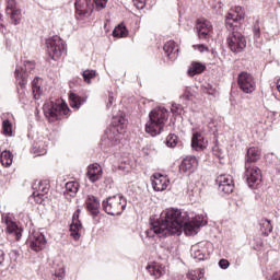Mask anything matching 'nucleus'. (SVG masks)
<instances>
[{"mask_svg":"<svg viewBox=\"0 0 280 280\" xmlns=\"http://www.w3.org/2000/svg\"><path fill=\"white\" fill-rule=\"evenodd\" d=\"M201 277L202 272H200V270H194L187 275V279L189 280H200Z\"/></svg>","mask_w":280,"mask_h":280,"instance_id":"42","label":"nucleus"},{"mask_svg":"<svg viewBox=\"0 0 280 280\" xmlns=\"http://www.w3.org/2000/svg\"><path fill=\"white\" fill-rule=\"evenodd\" d=\"M226 43L233 54H242L246 49V37L235 30L228 35Z\"/></svg>","mask_w":280,"mask_h":280,"instance_id":"7","label":"nucleus"},{"mask_svg":"<svg viewBox=\"0 0 280 280\" xmlns=\"http://www.w3.org/2000/svg\"><path fill=\"white\" fill-rule=\"evenodd\" d=\"M261 37V28L259 27V22H256L254 24V38H260Z\"/></svg>","mask_w":280,"mask_h":280,"instance_id":"44","label":"nucleus"},{"mask_svg":"<svg viewBox=\"0 0 280 280\" xmlns=\"http://www.w3.org/2000/svg\"><path fill=\"white\" fill-rule=\"evenodd\" d=\"M84 102H86V98L81 97L80 95L70 92L69 94V104L71 106V108H74V110H78V108H80V106L82 104H84Z\"/></svg>","mask_w":280,"mask_h":280,"instance_id":"28","label":"nucleus"},{"mask_svg":"<svg viewBox=\"0 0 280 280\" xmlns=\"http://www.w3.org/2000/svg\"><path fill=\"white\" fill-rule=\"evenodd\" d=\"M237 84L243 93H253L256 89L255 78L245 71L238 74Z\"/></svg>","mask_w":280,"mask_h":280,"instance_id":"14","label":"nucleus"},{"mask_svg":"<svg viewBox=\"0 0 280 280\" xmlns=\"http://www.w3.org/2000/svg\"><path fill=\"white\" fill-rule=\"evenodd\" d=\"M171 110L172 113H178V110H183V106L173 104Z\"/></svg>","mask_w":280,"mask_h":280,"instance_id":"48","label":"nucleus"},{"mask_svg":"<svg viewBox=\"0 0 280 280\" xmlns=\"http://www.w3.org/2000/svg\"><path fill=\"white\" fill-rule=\"evenodd\" d=\"M182 100H186V102H194V93H191L190 88H185L183 95L180 96Z\"/></svg>","mask_w":280,"mask_h":280,"instance_id":"40","label":"nucleus"},{"mask_svg":"<svg viewBox=\"0 0 280 280\" xmlns=\"http://www.w3.org/2000/svg\"><path fill=\"white\" fill-rule=\"evenodd\" d=\"M260 231L266 237L272 233V223H270V220L265 219L260 221Z\"/></svg>","mask_w":280,"mask_h":280,"instance_id":"35","label":"nucleus"},{"mask_svg":"<svg viewBox=\"0 0 280 280\" xmlns=\"http://www.w3.org/2000/svg\"><path fill=\"white\" fill-rule=\"evenodd\" d=\"M40 80L38 78H35L32 81V91H33V97L34 100H40V95L43 91L40 90Z\"/></svg>","mask_w":280,"mask_h":280,"instance_id":"33","label":"nucleus"},{"mask_svg":"<svg viewBox=\"0 0 280 280\" xmlns=\"http://www.w3.org/2000/svg\"><path fill=\"white\" fill-rule=\"evenodd\" d=\"M163 49L170 60H176V58H178V48H176V43L174 40L164 44Z\"/></svg>","mask_w":280,"mask_h":280,"instance_id":"25","label":"nucleus"},{"mask_svg":"<svg viewBox=\"0 0 280 280\" xmlns=\"http://www.w3.org/2000/svg\"><path fill=\"white\" fill-rule=\"evenodd\" d=\"M2 222H4V224L8 226L13 221H12V218L5 215V217H2Z\"/></svg>","mask_w":280,"mask_h":280,"instance_id":"49","label":"nucleus"},{"mask_svg":"<svg viewBox=\"0 0 280 280\" xmlns=\"http://www.w3.org/2000/svg\"><path fill=\"white\" fill-rule=\"evenodd\" d=\"M217 183L219 185V191H223V194H233L235 184H233V177L231 175L218 176Z\"/></svg>","mask_w":280,"mask_h":280,"instance_id":"18","label":"nucleus"},{"mask_svg":"<svg viewBox=\"0 0 280 280\" xmlns=\"http://www.w3.org/2000/svg\"><path fill=\"white\" fill-rule=\"evenodd\" d=\"M271 280H280V273L279 272L273 273Z\"/></svg>","mask_w":280,"mask_h":280,"instance_id":"51","label":"nucleus"},{"mask_svg":"<svg viewBox=\"0 0 280 280\" xmlns=\"http://www.w3.org/2000/svg\"><path fill=\"white\" fill-rule=\"evenodd\" d=\"M7 232L10 235H12V234L15 235L16 242H19V240H21V237H23V230L21 228H19V225H16V222H14V221L7 225Z\"/></svg>","mask_w":280,"mask_h":280,"instance_id":"31","label":"nucleus"},{"mask_svg":"<svg viewBox=\"0 0 280 280\" xmlns=\"http://www.w3.org/2000/svg\"><path fill=\"white\" fill-rule=\"evenodd\" d=\"M88 178L91 183H97L102 178V166L97 163L89 166Z\"/></svg>","mask_w":280,"mask_h":280,"instance_id":"24","label":"nucleus"},{"mask_svg":"<svg viewBox=\"0 0 280 280\" xmlns=\"http://www.w3.org/2000/svg\"><path fill=\"white\" fill-rule=\"evenodd\" d=\"M190 255L191 257H194V259H197L198 261H205V259L209 257V254H207V250L200 249L198 245L191 246Z\"/></svg>","mask_w":280,"mask_h":280,"instance_id":"27","label":"nucleus"},{"mask_svg":"<svg viewBox=\"0 0 280 280\" xmlns=\"http://www.w3.org/2000/svg\"><path fill=\"white\" fill-rule=\"evenodd\" d=\"M31 152L37 156H45L47 154V141L44 138L34 140Z\"/></svg>","mask_w":280,"mask_h":280,"instance_id":"21","label":"nucleus"},{"mask_svg":"<svg viewBox=\"0 0 280 280\" xmlns=\"http://www.w3.org/2000/svg\"><path fill=\"white\" fill-rule=\"evenodd\" d=\"M11 255H14V257H19V250L16 249L11 250Z\"/></svg>","mask_w":280,"mask_h":280,"instance_id":"52","label":"nucleus"},{"mask_svg":"<svg viewBox=\"0 0 280 280\" xmlns=\"http://www.w3.org/2000/svg\"><path fill=\"white\" fill-rule=\"evenodd\" d=\"M33 198L36 205H43L49 194V183L35 180L32 185Z\"/></svg>","mask_w":280,"mask_h":280,"instance_id":"11","label":"nucleus"},{"mask_svg":"<svg viewBox=\"0 0 280 280\" xmlns=\"http://www.w3.org/2000/svg\"><path fill=\"white\" fill-rule=\"evenodd\" d=\"M65 279V265H59L55 269L54 280H63Z\"/></svg>","mask_w":280,"mask_h":280,"instance_id":"38","label":"nucleus"},{"mask_svg":"<svg viewBox=\"0 0 280 280\" xmlns=\"http://www.w3.org/2000/svg\"><path fill=\"white\" fill-rule=\"evenodd\" d=\"M26 244L34 253H40V250H45L47 246V238H45V234L42 232L33 230L30 232Z\"/></svg>","mask_w":280,"mask_h":280,"instance_id":"9","label":"nucleus"},{"mask_svg":"<svg viewBox=\"0 0 280 280\" xmlns=\"http://www.w3.org/2000/svg\"><path fill=\"white\" fill-rule=\"evenodd\" d=\"M147 270L151 277H154L155 279H161V277L165 275V268L159 265H149L147 266Z\"/></svg>","mask_w":280,"mask_h":280,"instance_id":"30","label":"nucleus"},{"mask_svg":"<svg viewBox=\"0 0 280 280\" xmlns=\"http://www.w3.org/2000/svg\"><path fill=\"white\" fill-rule=\"evenodd\" d=\"M3 261H5V253L0 249V266H3Z\"/></svg>","mask_w":280,"mask_h":280,"instance_id":"50","label":"nucleus"},{"mask_svg":"<svg viewBox=\"0 0 280 280\" xmlns=\"http://www.w3.org/2000/svg\"><path fill=\"white\" fill-rule=\"evenodd\" d=\"M47 54L52 60H58L65 54V40L59 36L46 39Z\"/></svg>","mask_w":280,"mask_h":280,"instance_id":"8","label":"nucleus"},{"mask_svg":"<svg viewBox=\"0 0 280 280\" xmlns=\"http://www.w3.org/2000/svg\"><path fill=\"white\" fill-rule=\"evenodd\" d=\"M245 180L252 189L261 183V170L255 165H245Z\"/></svg>","mask_w":280,"mask_h":280,"instance_id":"13","label":"nucleus"},{"mask_svg":"<svg viewBox=\"0 0 280 280\" xmlns=\"http://www.w3.org/2000/svg\"><path fill=\"white\" fill-rule=\"evenodd\" d=\"M198 47H199L200 51H205V49H207V47L205 45H202V44L199 45Z\"/></svg>","mask_w":280,"mask_h":280,"instance_id":"54","label":"nucleus"},{"mask_svg":"<svg viewBox=\"0 0 280 280\" xmlns=\"http://www.w3.org/2000/svg\"><path fill=\"white\" fill-rule=\"evenodd\" d=\"M242 19H244L242 7L231 9L225 18V27H228V30H235V27L242 23Z\"/></svg>","mask_w":280,"mask_h":280,"instance_id":"15","label":"nucleus"},{"mask_svg":"<svg viewBox=\"0 0 280 280\" xmlns=\"http://www.w3.org/2000/svg\"><path fill=\"white\" fill-rule=\"evenodd\" d=\"M114 103H115V96H113V93H109L106 108L107 109L110 108V106H113Z\"/></svg>","mask_w":280,"mask_h":280,"instance_id":"47","label":"nucleus"},{"mask_svg":"<svg viewBox=\"0 0 280 280\" xmlns=\"http://www.w3.org/2000/svg\"><path fill=\"white\" fill-rule=\"evenodd\" d=\"M127 205L126 198L121 195L107 197L106 200L102 202L103 211H105L107 215H121Z\"/></svg>","mask_w":280,"mask_h":280,"instance_id":"4","label":"nucleus"},{"mask_svg":"<svg viewBox=\"0 0 280 280\" xmlns=\"http://www.w3.org/2000/svg\"><path fill=\"white\" fill-rule=\"evenodd\" d=\"M261 159V151L257 147H252L247 149L245 165H253Z\"/></svg>","mask_w":280,"mask_h":280,"instance_id":"23","label":"nucleus"},{"mask_svg":"<svg viewBox=\"0 0 280 280\" xmlns=\"http://www.w3.org/2000/svg\"><path fill=\"white\" fill-rule=\"evenodd\" d=\"M114 38H126L128 36V28L124 24H119L113 31Z\"/></svg>","mask_w":280,"mask_h":280,"instance_id":"32","label":"nucleus"},{"mask_svg":"<svg viewBox=\"0 0 280 280\" xmlns=\"http://www.w3.org/2000/svg\"><path fill=\"white\" fill-rule=\"evenodd\" d=\"M168 117L170 112L165 107H155L149 113V121L145 124V132L151 135V137L161 135Z\"/></svg>","mask_w":280,"mask_h":280,"instance_id":"2","label":"nucleus"},{"mask_svg":"<svg viewBox=\"0 0 280 280\" xmlns=\"http://www.w3.org/2000/svg\"><path fill=\"white\" fill-rule=\"evenodd\" d=\"M152 187L154 191H165L167 187H170V178L167 176L159 174L154 175V179L152 180Z\"/></svg>","mask_w":280,"mask_h":280,"instance_id":"20","label":"nucleus"},{"mask_svg":"<svg viewBox=\"0 0 280 280\" xmlns=\"http://www.w3.org/2000/svg\"><path fill=\"white\" fill-rule=\"evenodd\" d=\"M112 124L113 126L105 131V136L107 141H109V145H117L121 141V136L124 130H126L128 120L124 116H116L113 118Z\"/></svg>","mask_w":280,"mask_h":280,"instance_id":"3","label":"nucleus"},{"mask_svg":"<svg viewBox=\"0 0 280 280\" xmlns=\"http://www.w3.org/2000/svg\"><path fill=\"white\" fill-rule=\"evenodd\" d=\"M209 95H213V90L208 92Z\"/></svg>","mask_w":280,"mask_h":280,"instance_id":"55","label":"nucleus"},{"mask_svg":"<svg viewBox=\"0 0 280 280\" xmlns=\"http://www.w3.org/2000/svg\"><path fill=\"white\" fill-rule=\"evenodd\" d=\"M215 156H218L219 159H222V150H219L218 153H215Z\"/></svg>","mask_w":280,"mask_h":280,"instance_id":"53","label":"nucleus"},{"mask_svg":"<svg viewBox=\"0 0 280 280\" xmlns=\"http://www.w3.org/2000/svg\"><path fill=\"white\" fill-rule=\"evenodd\" d=\"M2 132L5 137H12V122H10V120H3Z\"/></svg>","mask_w":280,"mask_h":280,"instance_id":"37","label":"nucleus"},{"mask_svg":"<svg viewBox=\"0 0 280 280\" xmlns=\"http://www.w3.org/2000/svg\"><path fill=\"white\" fill-rule=\"evenodd\" d=\"M196 30L199 38L201 40H207L209 38V34H211L213 26L211 25V22L207 20H198L196 24Z\"/></svg>","mask_w":280,"mask_h":280,"instance_id":"19","label":"nucleus"},{"mask_svg":"<svg viewBox=\"0 0 280 280\" xmlns=\"http://www.w3.org/2000/svg\"><path fill=\"white\" fill-rule=\"evenodd\" d=\"M198 170V159L194 155L186 156L179 164L180 174H186L189 176Z\"/></svg>","mask_w":280,"mask_h":280,"instance_id":"16","label":"nucleus"},{"mask_svg":"<svg viewBox=\"0 0 280 280\" xmlns=\"http://www.w3.org/2000/svg\"><path fill=\"white\" fill-rule=\"evenodd\" d=\"M191 147L194 150L199 152L205 149V138L200 132H195L191 138Z\"/></svg>","mask_w":280,"mask_h":280,"instance_id":"26","label":"nucleus"},{"mask_svg":"<svg viewBox=\"0 0 280 280\" xmlns=\"http://www.w3.org/2000/svg\"><path fill=\"white\" fill-rule=\"evenodd\" d=\"M69 106L67 104L49 102L44 106V115L48 118V121H58L60 115H69Z\"/></svg>","mask_w":280,"mask_h":280,"instance_id":"6","label":"nucleus"},{"mask_svg":"<svg viewBox=\"0 0 280 280\" xmlns=\"http://www.w3.org/2000/svg\"><path fill=\"white\" fill-rule=\"evenodd\" d=\"M36 68L34 61H24L23 66H16L14 75L21 89H25V84L32 80V71Z\"/></svg>","mask_w":280,"mask_h":280,"instance_id":"5","label":"nucleus"},{"mask_svg":"<svg viewBox=\"0 0 280 280\" xmlns=\"http://www.w3.org/2000/svg\"><path fill=\"white\" fill-rule=\"evenodd\" d=\"M66 189L71 191V194H78V189H80V184L78 182H68L66 184Z\"/></svg>","mask_w":280,"mask_h":280,"instance_id":"39","label":"nucleus"},{"mask_svg":"<svg viewBox=\"0 0 280 280\" xmlns=\"http://www.w3.org/2000/svg\"><path fill=\"white\" fill-rule=\"evenodd\" d=\"M75 16L79 21H84L93 14V0H75Z\"/></svg>","mask_w":280,"mask_h":280,"instance_id":"12","label":"nucleus"},{"mask_svg":"<svg viewBox=\"0 0 280 280\" xmlns=\"http://www.w3.org/2000/svg\"><path fill=\"white\" fill-rule=\"evenodd\" d=\"M14 159V155H12V152L10 151H3L0 154V162L2 163V165H4L5 167H10V165H12V161Z\"/></svg>","mask_w":280,"mask_h":280,"instance_id":"34","label":"nucleus"},{"mask_svg":"<svg viewBox=\"0 0 280 280\" xmlns=\"http://www.w3.org/2000/svg\"><path fill=\"white\" fill-rule=\"evenodd\" d=\"M167 148H176L178 145V136L170 133L166 138Z\"/></svg>","mask_w":280,"mask_h":280,"instance_id":"36","label":"nucleus"},{"mask_svg":"<svg viewBox=\"0 0 280 280\" xmlns=\"http://www.w3.org/2000/svg\"><path fill=\"white\" fill-rule=\"evenodd\" d=\"M205 69H207V66H205L202 62L192 61L188 69V75H190V78H194V75L202 73Z\"/></svg>","mask_w":280,"mask_h":280,"instance_id":"29","label":"nucleus"},{"mask_svg":"<svg viewBox=\"0 0 280 280\" xmlns=\"http://www.w3.org/2000/svg\"><path fill=\"white\" fill-rule=\"evenodd\" d=\"M82 210L78 209L72 215V223L70 224V235L78 242L81 237L80 232L82 231V222L80 221V213Z\"/></svg>","mask_w":280,"mask_h":280,"instance_id":"17","label":"nucleus"},{"mask_svg":"<svg viewBox=\"0 0 280 280\" xmlns=\"http://www.w3.org/2000/svg\"><path fill=\"white\" fill-rule=\"evenodd\" d=\"M229 266H231V264L229 262V260L226 259H221L219 261V267L222 269V270H226V268H229Z\"/></svg>","mask_w":280,"mask_h":280,"instance_id":"46","label":"nucleus"},{"mask_svg":"<svg viewBox=\"0 0 280 280\" xmlns=\"http://www.w3.org/2000/svg\"><path fill=\"white\" fill-rule=\"evenodd\" d=\"M93 78H95V71L94 70L83 71L84 82H86L88 84H91V80H93Z\"/></svg>","mask_w":280,"mask_h":280,"instance_id":"41","label":"nucleus"},{"mask_svg":"<svg viewBox=\"0 0 280 280\" xmlns=\"http://www.w3.org/2000/svg\"><path fill=\"white\" fill-rule=\"evenodd\" d=\"M92 3H95L97 10H104L108 3V0H92Z\"/></svg>","mask_w":280,"mask_h":280,"instance_id":"43","label":"nucleus"},{"mask_svg":"<svg viewBox=\"0 0 280 280\" xmlns=\"http://www.w3.org/2000/svg\"><path fill=\"white\" fill-rule=\"evenodd\" d=\"M205 218L197 215L192 221H189L187 212H182L178 209L164 210L160 219L151 220V226L145 231L147 237L155 240V237H170V235H198L200 226L205 223Z\"/></svg>","mask_w":280,"mask_h":280,"instance_id":"1","label":"nucleus"},{"mask_svg":"<svg viewBox=\"0 0 280 280\" xmlns=\"http://www.w3.org/2000/svg\"><path fill=\"white\" fill-rule=\"evenodd\" d=\"M148 0H133V4L138 10H143Z\"/></svg>","mask_w":280,"mask_h":280,"instance_id":"45","label":"nucleus"},{"mask_svg":"<svg viewBox=\"0 0 280 280\" xmlns=\"http://www.w3.org/2000/svg\"><path fill=\"white\" fill-rule=\"evenodd\" d=\"M5 15L8 16V21L11 25H19V23H21L23 14L21 12V8H19V4L16 3V0H5Z\"/></svg>","mask_w":280,"mask_h":280,"instance_id":"10","label":"nucleus"},{"mask_svg":"<svg viewBox=\"0 0 280 280\" xmlns=\"http://www.w3.org/2000/svg\"><path fill=\"white\" fill-rule=\"evenodd\" d=\"M86 209L91 212L93 218L100 215V200L93 195H89L85 200Z\"/></svg>","mask_w":280,"mask_h":280,"instance_id":"22","label":"nucleus"}]
</instances>
